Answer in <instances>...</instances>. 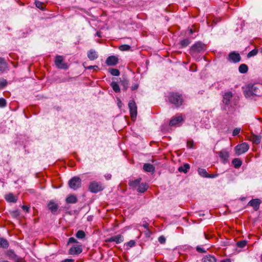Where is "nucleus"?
Here are the masks:
<instances>
[{"instance_id":"obj_44","label":"nucleus","mask_w":262,"mask_h":262,"mask_svg":"<svg viewBox=\"0 0 262 262\" xmlns=\"http://www.w3.org/2000/svg\"><path fill=\"white\" fill-rule=\"evenodd\" d=\"M7 84V81L6 79H3L0 81V89H3Z\"/></svg>"},{"instance_id":"obj_14","label":"nucleus","mask_w":262,"mask_h":262,"mask_svg":"<svg viewBox=\"0 0 262 262\" xmlns=\"http://www.w3.org/2000/svg\"><path fill=\"white\" fill-rule=\"evenodd\" d=\"M261 201L258 199H255L251 200L249 203L248 205L253 207L254 210L257 211L259 208Z\"/></svg>"},{"instance_id":"obj_20","label":"nucleus","mask_w":262,"mask_h":262,"mask_svg":"<svg viewBox=\"0 0 262 262\" xmlns=\"http://www.w3.org/2000/svg\"><path fill=\"white\" fill-rule=\"evenodd\" d=\"M5 198L9 203H15L17 200V197L11 193L6 194Z\"/></svg>"},{"instance_id":"obj_12","label":"nucleus","mask_w":262,"mask_h":262,"mask_svg":"<svg viewBox=\"0 0 262 262\" xmlns=\"http://www.w3.org/2000/svg\"><path fill=\"white\" fill-rule=\"evenodd\" d=\"M118 62V58L114 55L110 56L107 58L105 63L107 66H113L116 65Z\"/></svg>"},{"instance_id":"obj_19","label":"nucleus","mask_w":262,"mask_h":262,"mask_svg":"<svg viewBox=\"0 0 262 262\" xmlns=\"http://www.w3.org/2000/svg\"><path fill=\"white\" fill-rule=\"evenodd\" d=\"M219 157L224 161V163L226 162L229 158V153L226 150L223 149L219 153Z\"/></svg>"},{"instance_id":"obj_18","label":"nucleus","mask_w":262,"mask_h":262,"mask_svg":"<svg viewBox=\"0 0 262 262\" xmlns=\"http://www.w3.org/2000/svg\"><path fill=\"white\" fill-rule=\"evenodd\" d=\"M261 137L259 135H256L254 134H251L250 137V140L255 144H258L260 143Z\"/></svg>"},{"instance_id":"obj_23","label":"nucleus","mask_w":262,"mask_h":262,"mask_svg":"<svg viewBox=\"0 0 262 262\" xmlns=\"http://www.w3.org/2000/svg\"><path fill=\"white\" fill-rule=\"evenodd\" d=\"M141 181V179H137L134 181H130L129 182V185L130 187H131L133 189H136L138 188L139 185L140 184Z\"/></svg>"},{"instance_id":"obj_54","label":"nucleus","mask_w":262,"mask_h":262,"mask_svg":"<svg viewBox=\"0 0 262 262\" xmlns=\"http://www.w3.org/2000/svg\"><path fill=\"white\" fill-rule=\"evenodd\" d=\"M187 146L189 148H192L193 146V141H187Z\"/></svg>"},{"instance_id":"obj_31","label":"nucleus","mask_w":262,"mask_h":262,"mask_svg":"<svg viewBox=\"0 0 262 262\" xmlns=\"http://www.w3.org/2000/svg\"><path fill=\"white\" fill-rule=\"evenodd\" d=\"M199 175L204 178H207L208 173L205 169L199 168L198 170Z\"/></svg>"},{"instance_id":"obj_16","label":"nucleus","mask_w":262,"mask_h":262,"mask_svg":"<svg viewBox=\"0 0 262 262\" xmlns=\"http://www.w3.org/2000/svg\"><path fill=\"white\" fill-rule=\"evenodd\" d=\"M183 121L182 117L180 116L173 117L170 121V126H175Z\"/></svg>"},{"instance_id":"obj_2","label":"nucleus","mask_w":262,"mask_h":262,"mask_svg":"<svg viewBox=\"0 0 262 262\" xmlns=\"http://www.w3.org/2000/svg\"><path fill=\"white\" fill-rule=\"evenodd\" d=\"M244 94L245 97L247 98H250L253 96H261L262 84L259 83L248 84Z\"/></svg>"},{"instance_id":"obj_52","label":"nucleus","mask_w":262,"mask_h":262,"mask_svg":"<svg viewBox=\"0 0 262 262\" xmlns=\"http://www.w3.org/2000/svg\"><path fill=\"white\" fill-rule=\"evenodd\" d=\"M218 176H219L218 173H215V174H209L208 173V176L207 178H214L217 177Z\"/></svg>"},{"instance_id":"obj_63","label":"nucleus","mask_w":262,"mask_h":262,"mask_svg":"<svg viewBox=\"0 0 262 262\" xmlns=\"http://www.w3.org/2000/svg\"><path fill=\"white\" fill-rule=\"evenodd\" d=\"M261 261L262 262V254H261Z\"/></svg>"},{"instance_id":"obj_38","label":"nucleus","mask_w":262,"mask_h":262,"mask_svg":"<svg viewBox=\"0 0 262 262\" xmlns=\"http://www.w3.org/2000/svg\"><path fill=\"white\" fill-rule=\"evenodd\" d=\"M136 244V242L134 240H130L128 242L125 243L124 246L127 247L126 249H128L130 248L134 247Z\"/></svg>"},{"instance_id":"obj_56","label":"nucleus","mask_w":262,"mask_h":262,"mask_svg":"<svg viewBox=\"0 0 262 262\" xmlns=\"http://www.w3.org/2000/svg\"><path fill=\"white\" fill-rule=\"evenodd\" d=\"M74 260L73 259H65L63 260L61 262H74Z\"/></svg>"},{"instance_id":"obj_5","label":"nucleus","mask_w":262,"mask_h":262,"mask_svg":"<svg viewBox=\"0 0 262 262\" xmlns=\"http://www.w3.org/2000/svg\"><path fill=\"white\" fill-rule=\"evenodd\" d=\"M104 187L102 186V183L95 181L91 182L89 186V191L95 193L102 191Z\"/></svg>"},{"instance_id":"obj_22","label":"nucleus","mask_w":262,"mask_h":262,"mask_svg":"<svg viewBox=\"0 0 262 262\" xmlns=\"http://www.w3.org/2000/svg\"><path fill=\"white\" fill-rule=\"evenodd\" d=\"M7 68V63L4 58L0 57V72H4Z\"/></svg>"},{"instance_id":"obj_7","label":"nucleus","mask_w":262,"mask_h":262,"mask_svg":"<svg viewBox=\"0 0 262 262\" xmlns=\"http://www.w3.org/2000/svg\"><path fill=\"white\" fill-rule=\"evenodd\" d=\"M69 187L74 190H77L81 187V180L78 177H74L69 181Z\"/></svg>"},{"instance_id":"obj_61","label":"nucleus","mask_w":262,"mask_h":262,"mask_svg":"<svg viewBox=\"0 0 262 262\" xmlns=\"http://www.w3.org/2000/svg\"><path fill=\"white\" fill-rule=\"evenodd\" d=\"M260 52L262 54V47L260 49Z\"/></svg>"},{"instance_id":"obj_25","label":"nucleus","mask_w":262,"mask_h":262,"mask_svg":"<svg viewBox=\"0 0 262 262\" xmlns=\"http://www.w3.org/2000/svg\"><path fill=\"white\" fill-rule=\"evenodd\" d=\"M202 262H216V259L214 256L208 255L202 259Z\"/></svg>"},{"instance_id":"obj_33","label":"nucleus","mask_w":262,"mask_h":262,"mask_svg":"<svg viewBox=\"0 0 262 262\" xmlns=\"http://www.w3.org/2000/svg\"><path fill=\"white\" fill-rule=\"evenodd\" d=\"M7 255L10 257L12 259L15 260L17 258V257H18L15 253V252L12 250H9L8 252H7Z\"/></svg>"},{"instance_id":"obj_49","label":"nucleus","mask_w":262,"mask_h":262,"mask_svg":"<svg viewBox=\"0 0 262 262\" xmlns=\"http://www.w3.org/2000/svg\"><path fill=\"white\" fill-rule=\"evenodd\" d=\"M68 243H78V242L74 237H70V238H69Z\"/></svg>"},{"instance_id":"obj_41","label":"nucleus","mask_w":262,"mask_h":262,"mask_svg":"<svg viewBox=\"0 0 262 262\" xmlns=\"http://www.w3.org/2000/svg\"><path fill=\"white\" fill-rule=\"evenodd\" d=\"M247 244V241L246 240H242L238 242L236 244L237 246L239 248L244 247Z\"/></svg>"},{"instance_id":"obj_1","label":"nucleus","mask_w":262,"mask_h":262,"mask_svg":"<svg viewBox=\"0 0 262 262\" xmlns=\"http://www.w3.org/2000/svg\"><path fill=\"white\" fill-rule=\"evenodd\" d=\"M223 102L225 105L224 109L226 111L230 113L234 111L236 102L233 99L232 92L227 91L224 93L223 95Z\"/></svg>"},{"instance_id":"obj_48","label":"nucleus","mask_w":262,"mask_h":262,"mask_svg":"<svg viewBox=\"0 0 262 262\" xmlns=\"http://www.w3.org/2000/svg\"><path fill=\"white\" fill-rule=\"evenodd\" d=\"M196 251L199 252V253H205L206 252V250L203 248L202 247H200V246H197L196 247Z\"/></svg>"},{"instance_id":"obj_40","label":"nucleus","mask_w":262,"mask_h":262,"mask_svg":"<svg viewBox=\"0 0 262 262\" xmlns=\"http://www.w3.org/2000/svg\"><path fill=\"white\" fill-rule=\"evenodd\" d=\"M258 53V50L257 49H253L250 52H249L247 55V57L248 58L251 57L252 56H255Z\"/></svg>"},{"instance_id":"obj_42","label":"nucleus","mask_w":262,"mask_h":262,"mask_svg":"<svg viewBox=\"0 0 262 262\" xmlns=\"http://www.w3.org/2000/svg\"><path fill=\"white\" fill-rule=\"evenodd\" d=\"M6 100L4 98H0V107H4L6 106Z\"/></svg>"},{"instance_id":"obj_8","label":"nucleus","mask_w":262,"mask_h":262,"mask_svg":"<svg viewBox=\"0 0 262 262\" xmlns=\"http://www.w3.org/2000/svg\"><path fill=\"white\" fill-rule=\"evenodd\" d=\"M63 57L61 55H57L55 57L54 62L56 66L60 69L67 70L68 69L67 63L63 62Z\"/></svg>"},{"instance_id":"obj_6","label":"nucleus","mask_w":262,"mask_h":262,"mask_svg":"<svg viewBox=\"0 0 262 262\" xmlns=\"http://www.w3.org/2000/svg\"><path fill=\"white\" fill-rule=\"evenodd\" d=\"M249 149V145L246 142L238 144L235 147V151L237 156L245 153Z\"/></svg>"},{"instance_id":"obj_53","label":"nucleus","mask_w":262,"mask_h":262,"mask_svg":"<svg viewBox=\"0 0 262 262\" xmlns=\"http://www.w3.org/2000/svg\"><path fill=\"white\" fill-rule=\"evenodd\" d=\"M14 261L15 262H25V260L23 258L19 256Z\"/></svg>"},{"instance_id":"obj_50","label":"nucleus","mask_w":262,"mask_h":262,"mask_svg":"<svg viewBox=\"0 0 262 262\" xmlns=\"http://www.w3.org/2000/svg\"><path fill=\"white\" fill-rule=\"evenodd\" d=\"M22 209L27 212H29L30 207L26 205H23L21 206Z\"/></svg>"},{"instance_id":"obj_43","label":"nucleus","mask_w":262,"mask_h":262,"mask_svg":"<svg viewBox=\"0 0 262 262\" xmlns=\"http://www.w3.org/2000/svg\"><path fill=\"white\" fill-rule=\"evenodd\" d=\"M121 85L123 86L125 90L128 88V81L127 80H124L121 81Z\"/></svg>"},{"instance_id":"obj_32","label":"nucleus","mask_w":262,"mask_h":262,"mask_svg":"<svg viewBox=\"0 0 262 262\" xmlns=\"http://www.w3.org/2000/svg\"><path fill=\"white\" fill-rule=\"evenodd\" d=\"M191 42V40L188 38H185L180 41V45L182 48H185Z\"/></svg>"},{"instance_id":"obj_17","label":"nucleus","mask_w":262,"mask_h":262,"mask_svg":"<svg viewBox=\"0 0 262 262\" xmlns=\"http://www.w3.org/2000/svg\"><path fill=\"white\" fill-rule=\"evenodd\" d=\"M87 55L89 59L91 60H94L98 57L97 52L93 49L88 52Z\"/></svg>"},{"instance_id":"obj_10","label":"nucleus","mask_w":262,"mask_h":262,"mask_svg":"<svg viewBox=\"0 0 262 262\" xmlns=\"http://www.w3.org/2000/svg\"><path fill=\"white\" fill-rule=\"evenodd\" d=\"M241 57L239 53L235 52H232L229 53L228 60L233 63H237L241 61Z\"/></svg>"},{"instance_id":"obj_58","label":"nucleus","mask_w":262,"mask_h":262,"mask_svg":"<svg viewBox=\"0 0 262 262\" xmlns=\"http://www.w3.org/2000/svg\"><path fill=\"white\" fill-rule=\"evenodd\" d=\"M193 32V30L192 29H189V33L190 34H192Z\"/></svg>"},{"instance_id":"obj_29","label":"nucleus","mask_w":262,"mask_h":262,"mask_svg":"<svg viewBox=\"0 0 262 262\" xmlns=\"http://www.w3.org/2000/svg\"><path fill=\"white\" fill-rule=\"evenodd\" d=\"M232 162L235 168H239L242 164V161L238 158L234 159Z\"/></svg>"},{"instance_id":"obj_11","label":"nucleus","mask_w":262,"mask_h":262,"mask_svg":"<svg viewBox=\"0 0 262 262\" xmlns=\"http://www.w3.org/2000/svg\"><path fill=\"white\" fill-rule=\"evenodd\" d=\"M82 251L81 245H74L71 247L69 251V254L71 255H78Z\"/></svg>"},{"instance_id":"obj_3","label":"nucleus","mask_w":262,"mask_h":262,"mask_svg":"<svg viewBox=\"0 0 262 262\" xmlns=\"http://www.w3.org/2000/svg\"><path fill=\"white\" fill-rule=\"evenodd\" d=\"M169 101L174 105L176 107L181 106L183 102V99L182 95L178 93H170L168 96Z\"/></svg>"},{"instance_id":"obj_46","label":"nucleus","mask_w":262,"mask_h":262,"mask_svg":"<svg viewBox=\"0 0 262 262\" xmlns=\"http://www.w3.org/2000/svg\"><path fill=\"white\" fill-rule=\"evenodd\" d=\"M85 68L89 70L93 69L94 71H97L99 69V67L97 66H90L87 67H85Z\"/></svg>"},{"instance_id":"obj_30","label":"nucleus","mask_w":262,"mask_h":262,"mask_svg":"<svg viewBox=\"0 0 262 262\" xmlns=\"http://www.w3.org/2000/svg\"><path fill=\"white\" fill-rule=\"evenodd\" d=\"M190 168V165L188 164H185L183 166L179 167L178 170L180 172L187 173L188 170Z\"/></svg>"},{"instance_id":"obj_24","label":"nucleus","mask_w":262,"mask_h":262,"mask_svg":"<svg viewBox=\"0 0 262 262\" xmlns=\"http://www.w3.org/2000/svg\"><path fill=\"white\" fill-rule=\"evenodd\" d=\"M148 185L145 183H140L137 190L140 193L144 192L148 188Z\"/></svg>"},{"instance_id":"obj_21","label":"nucleus","mask_w":262,"mask_h":262,"mask_svg":"<svg viewBox=\"0 0 262 262\" xmlns=\"http://www.w3.org/2000/svg\"><path fill=\"white\" fill-rule=\"evenodd\" d=\"M143 169L144 171L148 172H154L155 168L153 165L149 163H145L143 165Z\"/></svg>"},{"instance_id":"obj_36","label":"nucleus","mask_w":262,"mask_h":262,"mask_svg":"<svg viewBox=\"0 0 262 262\" xmlns=\"http://www.w3.org/2000/svg\"><path fill=\"white\" fill-rule=\"evenodd\" d=\"M35 4L36 7L37 8H38V9H39L41 10H45L44 4L42 2L36 1L35 2Z\"/></svg>"},{"instance_id":"obj_26","label":"nucleus","mask_w":262,"mask_h":262,"mask_svg":"<svg viewBox=\"0 0 262 262\" xmlns=\"http://www.w3.org/2000/svg\"><path fill=\"white\" fill-rule=\"evenodd\" d=\"M9 246L8 242L3 237H0V248L7 249Z\"/></svg>"},{"instance_id":"obj_47","label":"nucleus","mask_w":262,"mask_h":262,"mask_svg":"<svg viewBox=\"0 0 262 262\" xmlns=\"http://www.w3.org/2000/svg\"><path fill=\"white\" fill-rule=\"evenodd\" d=\"M240 131H241L240 128H235L233 130V133H232L233 136H235L237 135L239 133Z\"/></svg>"},{"instance_id":"obj_15","label":"nucleus","mask_w":262,"mask_h":262,"mask_svg":"<svg viewBox=\"0 0 262 262\" xmlns=\"http://www.w3.org/2000/svg\"><path fill=\"white\" fill-rule=\"evenodd\" d=\"M48 209L52 212V213H55L58 209V205L53 200H51L48 203Z\"/></svg>"},{"instance_id":"obj_55","label":"nucleus","mask_w":262,"mask_h":262,"mask_svg":"<svg viewBox=\"0 0 262 262\" xmlns=\"http://www.w3.org/2000/svg\"><path fill=\"white\" fill-rule=\"evenodd\" d=\"M104 177L105 178V179L107 180H109L111 179V177H112V175L111 174H106L104 175Z\"/></svg>"},{"instance_id":"obj_39","label":"nucleus","mask_w":262,"mask_h":262,"mask_svg":"<svg viewBox=\"0 0 262 262\" xmlns=\"http://www.w3.org/2000/svg\"><path fill=\"white\" fill-rule=\"evenodd\" d=\"M130 48V46L128 45H122L119 47V50L122 51H128Z\"/></svg>"},{"instance_id":"obj_13","label":"nucleus","mask_w":262,"mask_h":262,"mask_svg":"<svg viewBox=\"0 0 262 262\" xmlns=\"http://www.w3.org/2000/svg\"><path fill=\"white\" fill-rule=\"evenodd\" d=\"M124 240V237L122 235L118 234L108 238L107 241L108 242H115L116 244H120Z\"/></svg>"},{"instance_id":"obj_28","label":"nucleus","mask_w":262,"mask_h":262,"mask_svg":"<svg viewBox=\"0 0 262 262\" xmlns=\"http://www.w3.org/2000/svg\"><path fill=\"white\" fill-rule=\"evenodd\" d=\"M248 67L246 64H242L238 68V71L239 73L245 74L247 72Z\"/></svg>"},{"instance_id":"obj_60","label":"nucleus","mask_w":262,"mask_h":262,"mask_svg":"<svg viewBox=\"0 0 262 262\" xmlns=\"http://www.w3.org/2000/svg\"><path fill=\"white\" fill-rule=\"evenodd\" d=\"M204 236H205V238H206V239L209 238V237L208 236V235H207L206 234V233H204Z\"/></svg>"},{"instance_id":"obj_59","label":"nucleus","mask_w":262,"mask_h":262,"mask_svg":"<svg viewBox=\"0 0 262 262\" xmlns=\"http://www.w3.org/2000/svg\"><path fill=\"white\" fill-rule=\"evenodd\" d=\"M143 226L145 228H147V227H148V224L147 223H146L145 224H144L143 225Z\"/></svg>"},{"instance_id":"obj_27","label":"nucleus","mask_w":262,"mask_h":262,"mask_svg":"<svg viewBox=\"0 0 262 262\" xmlns=\"http://www.w3.org/2000/svg\"><path fill=\"white\" fill-rule=\"evenodd\" d=\"M66 202L67 203L74 204L77 202V199L76 196L70 195L66 198Z\"/></svg>"},{"instance_id":"obj_51","label":"nucleus","mask_w":262,"mask_h":262,"mask_svg":"<svg viewBox=\"0 0 262 262\" xmlns=\"http://www.w3.org/2000/svg\"><path fill=\"white\" fill-rule=\"evenodd\" d=\"M139 87V84L136 83H135L132 86H131V90L132 91H134V90H137Z\"/></svg>"},{"instance_id":"obj_34","label":"nucleus","mask_w":262,"mask_h":262,"mask_svg":"<svg viewBox=\"0 0 262 262\" xmlns=\"http://www.w3.org/2000/svg\"><path fill=\"white\" fill-rule=\"evenodd\" d=\"M111 86L112 87L113 90L116 93H118L120 92V89L119 86L116 82H115V81L112 82L111 83Z\"/></svg>"},{"instance_id":"obj_45","label":"nucleus","mask_w":262,"mask_h":262,"mask_svg":"<svg viewBox=\"0 0 262 262\" xmlns=\"http://www.w3.org/2000/svg\"><path fill=\"white\" fill-rule=\"evenodd\" d=\"M158 241L160 243L163 244L165 243L166 238L164 236L162 235L158 238Z\"/></svg>"},{"instance_id":"obj_62","label":"nucleus","mask_w":262,"mask_h":262,"mask_svg":"<svg viewBox=\"0 0 262 262\" xmlns=\"http://www.w3.org/2000/svg\"><path fill=\"white\" fill-rule=\"evenodd\" d=\"M97 35L98 36H100V35H99V33H97Z\"/></svg>"},{"instance_id":"obj_9","label":"nucleus","mask_w":262,"mask_h":262,"mask_svg":"<svg viewBox=\"0 0 262 262\" xmlns=\"http://www.w3.org/2000/svg\"><path fill=\"white\" fill-rule=\"evenodd\" d=\"M128 107L132 118H136L137 115V107L134 100L129 101Z\"/></svg>"},{"instance_id":"obj_4","label":"nucleus","mask_w":262,"mask_h":262,"mask_svg":"<svg viewBox=\"0 0 262 262\" xmlns=\"http://www.w3.org/2000/svg\"><path fill=\"white\" fill-rule=\"evenodd\" d=\"M205 50V45L200 41H198L191 47L190 53L192 55H194L195 53L203 52Z\"/></svg>"},{"instance_id":"obj_35","label":"nucleus","mask_w":262,"mask_h":262,"mask_svg":"<svg viewBox=\"0 0 262 262\" xmlns=\"http://www.w3.org/2000/svg\"><path fill=\"white\" fill-rule=\"evenodd\" d=\"M108 72L113 76H118L120 75V71L116 69L110 68Z\"/></svg>"},{"instance_id":"obj_57","label":"nucleus","mask_w":262,"mask_h":262,"mask_svg":"<svg viewBox=\"0 0 262 262\" xmlns=\"http://www.w3.org/2000/svg\"><path fill=\"white\" fill-rule=\"evenodd\" d=\"M221 262H230V260L229 259H226L222 260Z\"/></svg>"},{"instance_id":"obj_37","label":"nucleus","mask_w":262,"mask_h":262,"mask_svg":"<svg viewBox=\"0 0 262 262\" xmlns=\"http://www.w3.org/2000/svg\"><path fill=\"white\" fill-rule=\"evenodd\" d=\"M85 236L84 232L82 230H78L76 234V236L78 238H83Z\"/></svg>"}]
</instances>
